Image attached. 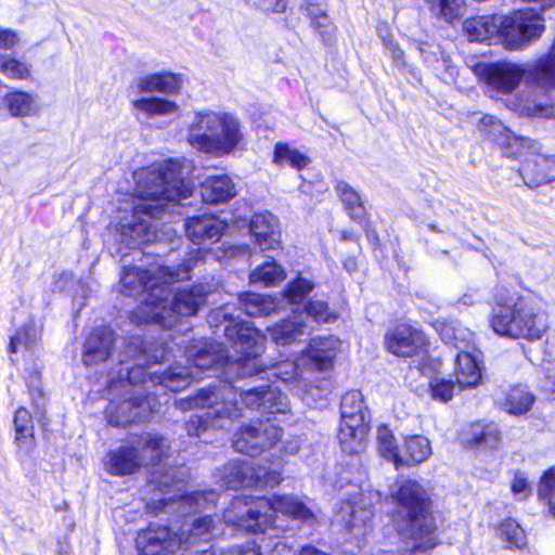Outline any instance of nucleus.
<instances>
[{"instance_id":"c756f323","label":"nucleus","mask_w":555,"mask_h":555,"mask_svg":"<svg viewBox=\"0 0 555 555\" xmlns=\"http://www.w3.org/2000/svg\"><path fill=\"white\" fill-rule=\"evenodd\" d=\"M371 513L366 509H356L351 502H343L336 514V520L344 522L347 530L354 535L357 540H361L367 534V521Z\"/></svg>"},{"instance_id":"4468645a","label":"nucleus","mask_w":555,"mask_h":555,"mask_svg":"<svg viewBox=\"0 0 555 555\" xmlns=\"http://www.w3.org/2000/svg\"><path fill=\"white\" fill-rule=\"evenodd\" d=\"M474 73L483 79L494 90L508 93L516 89L521 81L526 68L513 62L478 63Z\"/></svg>"},{"instance_id":"4d7b16f0","label":"nucleus","mask_w":555,"mask_h":555,"mask_svg":"<svg viewBox=\"0 0 555 555\" xmlns=\"http://www.w3.org/2000/svg\"><path fill=\"white\" fill-rule=\"evenodd\" d=\"M235 392H236V398L240 397L241 401L249 409H259L262 406L261 404V398H262V390L263 388H250V389H247V390H244L242 392H237V390L231 386ZM237 400V399H235ZM236 406H237V413L236 415L234 416H231L230 418L232 417H236L240 415V412H241V408L238 406V401H236Z\"/></svg>"},{"instance_id":"f704fd0d","label":"nucleus","mask_w":555,"mask_h":555,"mask_svg":"<svg viewBox=\"0 0 555 555\" xmlns=\"http://www.w3.org/2000/svg\"><path fill=\"white\" fill-rule=\"evenodd\" d=\"M533 402L534 397L529 391L514 387L499 400V405L509 414L522 415L531 409Z\"/></svg>"},{"instance_id":"de8ad7c7","label":"nucleus","mask_w":555,"mask_h":555,"mask_svg":"<svg viewBox=\"0 0 555 555\" xmlns=\"http://www.w3.org/2000/svg\"><path fill=\"white\" fill-rule=\"evenodd\" d=\"M336 191L349 211L351 218L360 219L364 214V207L361 203L360 195L345 182H338Z\"/></svg>"},{"instance_id":"c85d7f7f","label":"nucleus","mask_w":555,"mask_h":555,"mask_svg":"<svg viewBox=\"0 0 555 555\" xmlns=\"http://www.w3.org/2000/svg\"><path fill=\"white\" fill-rule=\"evenodd\" d=\"M3 105L11 117L35 116L40 109L36 94L17 89L3 96Z\"/></svg>"},{"instance_id":"e433bc0d","label":"nucleus","mask_w":555,"mask_h":555,"mask_svg":"<svg viewBox=\"0 0 555 555\" xmlns=\"http://www.w3.org/2000/svg\"><path fill=\"white\" fill-rule=\"evenodd\" d=\"M341 422H351L358 420L357 423H367L366 409L364 406L363 396L358 390L346 392L340 403Z\"/></svg>"},{"instance_id":"0eeeda50","label":"nucleus","mask_w":555,"mask_h":555,"mask_svg":"<svg viewBox=\"0 0 555 555\" xmlns=\"http://www.w3.org/2000/svg\"><path fill=\"white\" fill-rule=\"evenodd\" d=\"M169 449L167 440L158 435L145 434L137 447H120L105 456L106 470L116 476L133 474L141 466L158 463Z\"/></svg>"},{"instance_id":"aec40b11","label":"nucleus","mask_w":555,"mask_h":555,"mask_svg":"<svg viewBox=\"0 0 555 555\" xmlns=\"http://www.w3.org/2000/svg\"><path fill=\"white\" fill-rule=\"evenodd\" d=\"M339 346V339L334 336L312 338L300 354V362L308 370L325 371L333 365Z\"/></svg>"},{"instance_id":"1a4fd4ad","label":"nucleus","mask_w":555,"mask_h":555,"mask_svg":"<svg viewBox=\"0 0 555 555\" xmlns=\"http://www.w3.org/2000/svg\"><path fill=\"white\" fill-rule=\"evenodd\" d=\"M186 357L192 362V367L173 366L168 372L157 376L158 384L172 391H179L188 387L193 380L199 379V374L205 370L212 369L229 356L220 344H202V346H190L186 349Z\"/></svg>"},{"instance_id":"2f4dec72","label":"nucleus","mask_w":555,"mask_h":555,"mask_svg":"<svg viewBox=\"0 0 555 555\" xmlns=\"http://www.w3.org/2000/svg\"><path fill=\"white\" fill-rule=\"evenodd\" d=\"M132 107L147 118L156 116H176L179 114V105L170 100L156 96H142L132 101Z\"/></svg>"},{"instance_id":"6e6552de","label":"nucleus","mask_w":555,"mask_h":555,"mask_svg":"<svg viewBox=\"0 0 555 555\" xmlns=\"http://www.w3.org/2000/svg\"><path fill=\"white\" fill-rule=\"evenodd\" d=\"M220 315L228 320L224 326V335L234 343L236 351L241 353L237 361V374L241 377H248L263 370L258 362V356L263 351L266 337L260 331L253 327L249 322L228 319V312L216 311L211 318L218 319Z\"/></svg>"},{"instance_id":"c03bdc74","label":"nucleus","mask_w":555,"mask_h":555,"mask_svg":"<svg viewBox=\"0 0 555 555\" xmlns=\"http://www.w3.org/2000/svg\"><path fill=\"white\" fill-rule=\"evenodd\" d=\"M0 73L10 79L24 80L30 77L31 67L10 54L0 53Z\"/></svg>"},{"instance_id":"c9c22d12","label":"nucleus","mask_w":555,"mask_h":555,"mask_svg":"<svg viewBox=\"0 0 555 555\" xmlns=\"http://www.w3.org/2000/svg\"><path fill=\"white\" fill-rule=\"evenodd\" d=\"M500 440L501 434L494 423H475L469 428V438H467L469 444L494 449Z\"/></svg>"},{"instance_id":"bf43d9fd","label":"nucleus","mask_w":555,"mask_h":555,"mask_svg":"<svg viewBox=\"0 0 555 555\" xmlns=\"http://www.w3.org/2000/svg\"><path fill=\"white\" fill-rule=\"evenodd\" d=\"M160 93H177L181 88V77L172 73L157 74Z\"/></svg>"},{"instance_id":"69168bd1","label":"nucleus","mask_w":555,"mask_h":555,"mask_svg":"<svg viewBox=\"0 0 555 555\" xmlns=\"http://www.w3.org/2000/svg\"><path fill=\"white\" fill-rule=\"evenodd\" d=\"M247 2L266 11L280 12L285 9L283 0H246Z\"/></svg>"},{"instance_id":"6ab92c4d","label":"nucleus","mask_w":555,"mask_h":555,"mask_svg":"<svg viewBox=\"0 0 555 555\" xmlns=\"http://www.w3.org/2000/svg\"><path fill=\"white\" fill-rule=\"evenodd\" d=\"M156 405L154 398L139 399L138 396L134 399L124 400L120 404L111 402L107 409L108 422L125 426L135 421H145L155 411Z\"/></svg>"},{"instance_id":"4c0bfd02","label":"nucleus","mask_w":555,"mask_h":555,"mask_svg":"<svg viewBox=\"0 0 555 555\" xmlns=\"http://www.w3.org/2000/svg\"><path fill=\"white\" fill-rule=\"evenodd\" d=\"M404 451L406 457L403 459V464H420L430 456L431 447L425 436L411 435L404 438Z\"/></svg>"},{"instance_id":"79ce46f5","label":"nucleus","mask_w":555,"mask_h":555,"mask_svg":"<svg viewBox=\"0 0 555 555\" xmlns=\"http://www.w3.org/2000/svg\"><path fill=\"white\" fill-rule=\"evenodd\" d=\"M242 308L250 317L269 315L276 309L273 298L259 294H245L240 299Z\"/></svg>"},{"instance_id":"e2e57ef3","label":"nucleus","mask_w":555,"mask_h":555,"mask_svg":"<svg viewBox=\"0 0 555 555\" xmlns=\"http://www.w3.org/2000/svg\"><path fill=\"white\" fill-rule=\"evenodd\" d=\"M18 42L20 37L15 30L0 27V49H13Z\"/></svg>"},{"instance_id":"393cba45","label":"nucleus","mask_w":555,"mask_h":555,"mask_svg":"<svg viewBox=\"0 0 555 555\" xmlns=\"http://www.w3.org/2000/svg\"><path fill=\"white\" fill-rule=\"evenodd\" d=\"M224 229L225 223L211 215L192 217L185 222L188 237L198 245L206 242H217L223 234Z\"/></svg>"},{"instance_id":"72a5a7b5","label":"nucleus","mask_w":555,"mask_h":555,"mask_svg":"<svg viewBox=\"0 0 555 555\" xmlns=\"http://www.w3.org/2000/svg\"><path fill=\"white\" fill-rule=\"evenodd\" d=\"M15 441L25 453L34 450L36 439L34 423L30 413L25 408H20L14 415Z\"/></svg>"},{"instance_id":"ddd939ff","label":"nucleus","mask_w":555,"mask_h":555,"mask_svg":"<svg viewBox=\"0 0 555 555\" xmlns=\"http://www.w3.org/2000/svg\"><path fill=\"white\" fill-rule=\"evenodd\" d=\"M470 335L467 331L455 330L451 325H444L441 330V337L446 344H453L460 350L455 358L454 376L461 388L476 387L482 377L477 351L466 341Z\"/></svg>"},{"instance_id":"7ed1b4c3","label":"nucleus","mask_w":555,"mask_h":555,"mask_svg":"<svg viewBox=\"0 0 555 555\" xmlns=\"http://www.w3.org/2000/svg\"><path fill=\"white\" fill-rule=\"evenodd\" d=\"M398 508L395 524L398 533L412 550L427 551L437 545L436 525L429 511L426 490L416 481L406 480L393 494Z\"/></svg>"},{"instance_id":"6e6d98bb","label":"nucleus","mask_w":555,"mask_h":555,"mask_svg":"<svg viewBox=\"0 0 555 555\" xmlns=\"http://www.w3.org/2000/svg\"><path fill=\"white\" fill-rule=\"evenodd\" d=\"M553 496H555V466L542 475L538 485V498L540 501L545 503Z\"/></svg>"},{"instance_id":"4be33fe9","label":"nucleus","mask_w":555,"mask_h":555,"mask_svg":"<svg viewBox=\"0 0 555 555\" xmlns=\"http://www.w3.org/2000/svg\"><path fill=\"white\" fill-rule=\"evenodd\" d=\"M478 129L493 142L499 144L506 156L520 154L524 139L514 135L500 120L493 116H483L479 119Z\"/></svg>"},{"instance_id":"49530a36","label":"nucleus","mask_w":555,"mask_h":555,"mask_svg":"<svg viewBox=\"0 0 555 555\" xmlns=\"http://www.w3.org/2000/svg\"><path fill=\"white\" fill-rule=\"evenodd\" d=\"M431 12L447 22H451L463 14L464 0H426Z\"/></svg>"},{"instance_id":"8fccbe9b","label":"nucleus","mask_w":555,"mask_h":555,"mask_svg":"<svg viewBox=\"0 0 555 555\" xmlns=\"http://www.w3.org/2000/svg\"><path fill=\"white\" fill-rule=\"evenodd\" d=\"M502 539L508 543L509 547L522 548L527 544L524 529L512 519L503 521L499 528Z\"/></svg>"},{"instance_id":"423d86ee","label":"nucleus","mask_w":555,"mask_h":555,"mask_svg":"<svg viewBox=\"0 0 555 555\" xmlns=\"http://www.w3.org/2000/svg\"><path fill=\"white\" fill-rule=\"evenodd\" d=\"M168 291L160 294L157 301H146L140 305L135 311L132 312L133 321L138 323H158L164 327L173 325V314L190 317L197 312L198 308L204 304L206 293L203 286H194L190 291L183 289L175 294L167 307Z\"/></svg>"},{"instance_id":"ea45409f","label":"nucleus","mask_w":555,"mask_h":555,"mask_svg":"<svg viewBox=\"0 0 555 555\" xmlns=\"http://www.w3.org/2000/svg\"><path fill=\"white\" fill-rule=\"evenodd\" d=\"M39 331L34 325H26L11 338L9 350L12 353L25 351L34 354L39 347Z\"/></svg>"},{"instance_id":"a211bd4d","label":"nucleus","mask_w":555,"mask_h":555,"mask_svg":"<svg viewBox=\"0 0 555 555\" xmlns=\"http://www.w3.org/2000/svg\"><path fill=\"white\" fill-rule=\"evenodd\" d=\"M126 348V353L130 354L135 360V364L125 367V375L121 370L119 372V382L113 380L109 384L111 389L118 388V384H120V387L127 389L139 383H146L144 364L147 362L156 363L164 359L163 356L159 358L157 356H146V350L143 348V341L139 337L131 338Z\"/></svg>"},{"instance_id":"f3484780","label":"nucleus","mask_w":555,"mask_h":555,"mask_svg":"<svg viewBox=\"0 0 555 555\" xmlns=\"http://www.w3.org/2000/svg\"><path fill=\"white\" fill-rule=\"evenodd\" d=\"M182 545V537L167 527L142 530L137 538V548L141 555H166L175 553Z\"/></svg>"},{"instance_id":"473e14b6","label":"nucleus","mask_w":555,"mask_h":555,"mask_svg":"<svg viewBox=\"0 0 555 555\" xmlns=\"http://www.w3.org/2000/svg\"><path fill=\"white\" fill-rule=\"evenodd\" d=\"M306 323L297 315L283 320L267 328L271 339L276 345H289L304 335Z\"/></svg>"},{"instance_id":"680f3d73","label":"nucleus","mask_w":555,"mask_h":555,"mask_svg":"<svg viewBox=\"0 0 555 555\" xmlns=\"http://www.w3.org/2000/svg\"><path fill=\"white\" fill-rule=\"evenodd\" d=\"M512 491L515 496L522 500L531 493V487L522 475L516 474L512 482Z\"/></svg>"},{"instance_id":"a19ab883","label":"nucleus","mask_w":555,"mask_h":555,"mask_svg":"<svg viewBox=\"0 0 555 555\" xmlns=\"http://www.w3.org/2000/svg\"><path fill=\"white\" fill-rule=\"evenodd\" d=\"M286 278L284 269L274 260L268 261L256 268L249 275L251 284L274 286Z\"/></svg>"},{"instance_id":"dca6fc26","label":"nucleus","mask_w":555,"mask_h":555,"mask_svg":"<svg viewBox=\"0 0 555 555\" xmlns=\"http://www.w3.org/2000/svg\"><path fill=\"white\" fill-rule=\"evenodd\" d=\"M281 433L280 427L270 423L246 426L234 435L233 447L237 452L255 456L274 447Z\"/></svg>"},{"instance_id":"b1692460","label":"nucleus","mask_w":555,"mask_h":555,"mask_svg":"<svg viewBox=\"0 0 555 555\" xmlns=\"http://www.w3.org/2000/svg\"><path fill=\"white\" fill-rule=\"evenodd\" d=\"M519 172L530 188L548 183L555 180V156L534 154L525 159Z\"/></svg>"},{"instance_id":"a878e982","label":"nucleus","mask_w":555,"mask_h":555,"mask_svg":"<svg viewBox=\"0 0 555 555\" xmlns=\"http://www.w3.org/2000/svg\"><path fill=\"white\" fill-rule=\"evenodd\" d=\"M279 222L270 212L256 214L250 220V232L262 251L280 246Z\"/></svg>"},{"instance_id":"cd10ccee","label":"nucleus","mask_w":555,"mask_h":555,"mask_svg":"<svg viewBox=\"0 0 555 555\" xmlns=\"http://www.w3.org/2000/svg\"><path fill=\"white\" fill-rule=\"evenodd\" d=\"M235 193L234 183L228 175L207 177L201 184V195L206 203H222L232 198Z\"/></svg>"},{"instance_id":"2eb2a0df","label":"nucleus","mask_w":555,"mask_h":555,"mask_svg":"<svg viewBox=\"0 0 555 555\" xmlns=\"http://www.w3.org/2000/svg\"><path fill=\"white\" fill-rule=\"evenodd\" d=\"M282 481L278 470L254 467L247 463L232 462L224 468V482L229 488L275 487Z\"/></svg>"},{"instance_id":"f8f14e48","label":"nucleus","mask_w":555,"mask_h":555,"mask_svg":"<svg viewBox=\"0 0 555 555\" xmlns=\"http://www.w3.org/2000/svg\"><path fill=\"white\" fill-rule=\"evenodd\" d=\"M500 40L508 49H519L538 39L545 27L543 17L533 9H524L506 16H498Z\"/></svg>"},{"instance_id":"412c9836","label":"nucleus","mask_w":555,"mask_h":555,"mask_svg":"<svg viewBox=\"0 0 555 555\" xmlns=\"http://www.w3.org/2000/svg\"><path fill=\"white\" fill-rule=\"evenodd\" d=\"M424 344V334L408 324L397 325L385 335L387 350L397 357H412Z\"/></svg>"},{"instance_id":"09e8293b","label":"nucleus","mask_w":555,"mask_h":555,"mask_svg":"<svg viewBox=\"0 0 555 555\" xmlns=\"http://www.w3.org/2000/svg\"><path fill=\"white\" fill-rule=\"evenodd\" d=\"M261 404L263 410L270 413H286L289 409L287 397L276 387L262 390Z\"/></svg>"},{"instance_id":"5fc2aeb1","label":"nucleus","mask_w":555,"mask_h":555,"mask_svg":"<svg viewBox=\"0 0 555 555\" xmlns=\"http://www.w3.org/2000/svg\"><path fill=\"white\" fill-rule=\"evenodd\" d=\"M431 397L441 402L452 399L454 392V384L444 378H434L429 384Z\"/></svg>"},{"instance_id":"58836bf2","label":"nucleus","mask_w":555,"mask_h":555,"mask_svg":"<svg viewBox=\"0 0 555 555\" xmlns=\"http://www.w3.org/2000/svg\"><path fill=\"white\" fill-rule=\"evenodd\" d=\"M376 449L380 456L395 464L396 468L403 465L404 460L398 454V447L392 431L385 425L377 428Z\"/></svg>"},{"instance_id":"f257e3e1","label":"nucleus","mask_w":555,"mask_h":555,"mask_svg":"<svg viewBox=\"0 0 555 555\" xmlns=\"http://www.w3.org/2000/svg\"><path fill=\"white\" fill-rule=\"evenodd\" d=\"M138 184V203L131 216L119 221L121 241L129 247L156 238L153 219L169 207L192 194V186L184 180L179 162L166 160L157 167L142 168L134 173Z\"/></svg>"},{"instance_id":"bb28decb","label":"nucleus","mask_w":555,"mask_h":555,"mask_svg":"<svg viewBox=\"0 0 555 555\" xmlns=\"http://www.w3.org/2000/svg\"><path fill=\"white\" fill-rule=\"evenodd\" d=\"M340 422L338 441L341 450L347 454H359L367 444L369 423Z\"/></svg>"},{"instance_id":"864d4df0","label":"nucleus","mask_w":555,"mask_h":555,"mask_svg":"<svg viewBox=\"0 0 555 555\" xmlns=\"http://www.w3.org/2000/svg\"><path fill=\"white\" fill-rule=\"evenodd\" d=\"M305 312L318 323H326L336 319V315L328 310L327 304L322 300L310 301L306 306Z\"/></svg>"},{"instance_id":"338daca9","label":"nucleus","mask_w":555,"mask_h":555,"mask_svg":"<svg viewBox=\"0 0 555 555\" xmlns=\"http://www.w3.org/2000/svg\"><path fill=\"white\" fill-rule=\"evenodd\" d=\"M222 555H261L260 547L256 543H248L245 547H233Z\"/></svg>"},{"instance_id":"9b49d317","label":"nucleus","mask_w":555,"mask_h":555,"mask_svg":"<svg viewBox=\"0 0 555 555\" xmlns=\"http://www.w3.org/2000/svg\"><path fill=\"white\" fill-rule=\"evenodd\" d=\"M190 270V263H183L177 269L171 267H158L152 275L137 267L125 268L120 278L122 286L121 292L128 296H134L142 291L149 289L150 293L143 304L151 300L157 301L160 298V294L165 292L164 284L188 279Z\"/></svg>"},{"instance_id":"3c124183","label":"nucleus","mask_w":555,"mask_h":555,"mask_svg":"<svg viewBox=\"0 0 555 555\" xmlns=\"http://www.w3.org/2000/svg\"><path fill=\"white\" fill-rule=\"evenodd\" d=\"M304 367H306V365H304L300 362V357H299L297 359V361H295V362L283 361V362L276 364L272 369L273 372L271 373V375L280 378L284 383L296 382L301 376Z\"/></svg>"},{"instance_id":"20e7f679","label":"nucleus","mask_w":555,"mask_h":555,"mask_svg":"<svg viewBox=\"0 0 555 555\" xmlns=\"http://www.w3.org/2000/svg\"><path fill=\"white\" fill-rule=\"evenodd\" d=\"M186 141L199 152L222 157L242 145L244 133L238 118L233 114L206 109L194 113Z\"/></svg>"},{"instance_id":"603ef678","label":"nucleus","mask_w":555,"mask_h":555,"mask_svg":"<svg viewBox=\"0 0 555 555\" xmlns=\"http://www.w3.org/2000/svg\"><path fill=\"white\" fill-rule=\"evenodd\" d=\"M313 288L314 283L312 281L298 276L289 283L286 289V297L293 304L299 302L306 295L312 292Z\"/></svg>"},{"instance_id":"13d9d810","label":"nucleus","mask_w":555,"mask_h":555,"mask_svg":"<svg viewBox=\"0 0 555 555\" xmlns=\"http://www.w3.org/2000/svg\"><path fill=\"white\" fill-rule=\"evenodd\" d=\"M180 501L183 506L188 507H204L206 504H215L217 501V494L214 491L208 492H194L180 496Z\"/></svg>"},{"instance_id":"39448f33","label":"nucleus","mask_w":555,"mask_h":555,"mask_svg":"<svg viewBox=\"0 0 555 555\" xmlns=\"http://www.w3.org/2000/svg\"><path fill=\"white\" fill-rule=\"evenodd\" d=\"M491 327L501 336L538 340L548 328V318L545 311L529 300L508 297L493 307Z\"/></svg>"},{"instance_id":"a18cd8bd","label":"nucleus","mask_w":555,"mask_h":555,"mask_svg":"<svg viewBox=\"0 0 555 555\" xmlns=\"http://www.w3.org/2000/svg\"><path fill=\"white\" fill-rule=\"evenodd\" d=\"M215 530V521L210 516L195 519L192 529L188 532L182 531L180 537L183 539V545L195 544L197 540H209Z\"/></svg>"},{"instance_id":"9d476101","label":"nucleus","mask_w":555,"mask_h":555,"mask_svg":"<svg viewBox=\"0 0 555 555\" xmlns=\"http://www.w3.org/2000/svg\"><path fill=\"white\" fill-rule=\"evenodd\" d=\"M236 392L230 384L222 383L212 390L201 391L188 402L190 408L206 410L203 415H194L186 423V430L190 436H199L207 426L209 420L216 417H231L236 415Z\"/></svg>"},{"instance_id":"774afa93","label":"nucleus","mask_w":555,"mask_h":555,"mask_svg":"<svg viewBox=\"0 0 555 555\" xmlns=\"http://www.w3.org/2000/svg\"><path fill=\"white\" fill-rule=\"evenodd\" d=\"M177 469L170 468L165 474L160 475L158 479H153L154 482H156L160 488H168L171 485L176 483L177 479Z\"/></svg>"},{"instance_id":"37998d69","label":"nucleus","mask_w":555,"mask_h":555,"mask_svg":"<svg viewBox=\"0 0 555 555\" xmlns=\"http://www.w3.org/2000/svg\"><path fill=\"white\" fill-rule=\"evenodd\" d=\"M273 162L278 165H289L297 170H301L310 164V158L288 144L276 143Z\"/></svg>"},{"instance_id":"0e129e2a","label":"nucleus","mask_w":555,"mask_h":555,"mask_svg":"<svg viewBox=\"0 0 555 555\" xmlns=\"http://www.w3.org/2000/svg\"><path fill=\"white\" fill-rule=\"evenodd\" d=\"M137 88L141 93L159 92L157 74L141 77L137 82Z\"/></svg>"},{"instance_id":"f03ea898","label":"nucleus","mask_w":555,"mask_h":555,"mask_svg":"<svg viewBox=\"0 0 555 555\" xmlns=\"http://www.w3.org/2000/svg\"><path fill=\"white\" fill-rule=\"evenodd\" d=\"M281 513L307 525L318 522V517L304 502L291 495L267 498H235L224 511L225 524L249 531H264L274 522L273 515Z\"/></svg>"},{"instance_id":"7c9ffc66","label":"nucleus","mask_w":555,"mask_h":555,"mask_svg":"<svg viewBox=\"0 0 555 555\" xmlns=\"http://www.w3.org/2000/svg\"><path fill=\"white\" fill-rule=\"evenodd\" d=\"M464 31L470 41H491L498 39L500 25L498 16H476L465 21Z\"/></svg>"},{"instance_id":"052dcab7","label":"nucleus","mask_w":555,"mask_h":555,"mask_svg":"<svg viewBox=\"0 0 555 555\" xmlns=\"http://www.w3.org/2000/svg\"><path fill=\"white\" fill-rule=\"evenodd\" d=\"M27 385L33 402L37 408L43 404V390L40 384V374L38 371L30 372L27 376Z\"/></svg>"},{"instance_id":"5701e85b","label":"nucleus","mask_w":555,"mask_h":555,"mask_svg":"<svg viewBox=\"0 0 555 555\" xmlns=\"http://www.w3.org/2000/svg\"><path fill=\"white\" fill-rule=\"evenodd\" d=\"M115 344V334L108 327H100L92 331L86 343L82 362L86 365H94L106 361Z\"/></svg>"}]
</instances>
